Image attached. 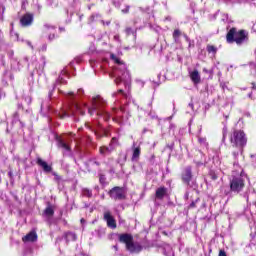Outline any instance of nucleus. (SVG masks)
<instances>
[{
    "mask_svg": "<svg viewBox=\"0 0 256 256\" xmlns=\"http://www.w3.org/2000/svg\"><path fill=\"white\" fill-rule=\"evenodd\" d=\"M110 58L116 64L113 72L112 77L115 78L116 83H124L125 85H129L131 83V74L127 70V65L121 61V58L117 57L115 54H111Z\"/></svg>",
    "mask_w": 256,
    "mask_h": 256,
    "instance_id": "obj_1",
    "label": "nucleus"
},
{
    "mask_svg": "<svg viewBox=\"0 0 256 256\" xmlns=\"http://www.w3.org/2000/svg\"><path fill=\"white\" fill-rule=\"evenodd\" d=\"M245 173L239 168L238 172H233L230 179V191L233 193H241L245 189Z\"/></svg>",
    "mask_w": 256,
    "mask_h": 256,
    "instance_id": "obj_2",
    "label": "nucleus"
},
{
    "mask_svg": "<svg viewBox=\"0 0 256 256\" xmlns=\"http://www.w3.org/2000/svg\"><path fill=\"white\" fill-rule=\"evenodd\" d=\"M226 41L227 43H237V45H241L247 41V32H245V30L232 28L226 35Z\"/></svg>",
    "mask_w": 256,
    "mask_h": 256,
    "instance_id": "obj_3",
    "label": "nucleus"
},
{
    "mask_svg": "<svg viewBox=\"0 0 256 256\" xmlns=\"http://www.w3.org/2000/svg\"><path fill=\"white\" fill-rule=\"evenodd\" d=\"M120 243H125L126 249L130 251V253H140L143 250V246L139 243L133 242V236L130 234H122L119 237Z\"/></svg>",
    "mask_w": 256,
    "mask_h": 256,
    "instance_id": "obj_4",
    "label": "nucleus"
},
{
    "mask_svg": "<svg viewBox=\"0 0 256 256\" xmlns=\"http://www.w3.org/2000/svg\"><path fill=\"white\" fill-rule=\"evenodd\" d=\"M231 143L234 144L235 147L243 149V147L247 145V136L245 135V132L241 130L234 131L231 136Z\"/></svg>",
    "mask_w": 256,
    "mask_h": 256,
    "instance_id": "obj_5",
    "label": "nucleus"
},
{
    "mask_svg": "<svg viewBox=\"0 0 256 256\" xmlns=\"http://www.w3.org/2000/svg\"><path fill=\"white\" fill-rule=\"evenodd\" d=\"M76 113H79L80 115H85V111L81 107V105L74 102L72 106L70 107V113L69 112H63V114H60V118L64 119V117H69L71 115H75Z\"/></svg>",
    "mask_w": 256,
    "mask_h": 256,
    "instance_id": "obj_6",
    "label": "nucleus"
},
{
    "mask_svg": "<svg viewBox=\"0 0 256 256\" xmlns=\"http://www.w3.org/2000/svg\"><path fill=\"white\" fill-rule=\"evenodd\" d=\"M105 105V100L101 98V96H96L92 99V107L88 108V112L90 115H93L94 111H99L101 107Z\"/></svg>",
    "mask_w": 256,
    "mask_h": 256,
    "instance_id": "obj_7",
    "label": "nucleus"
},
{
    "mask_svg": "<svg viewBox=\"0 0 256 256\" xmlns=\"http://www.w3.org/2000/svg\"><path fill=\"white\" fill-rule=\"evenodd\" d=\"M110 197L111 199L115 200L125 199V189L121 187H114L112 190H110Z\"/></svg>",
    "mask_w": 256,
    "mask_h": 256,
    "instance_id": "obj_8",
    "label": "nucleus"
},
{
    "mask_svg": "<svg viewBox=\"0 0 256 256\" xmlns=\"http://www.w3.org/2000/svg\"><path fill=\"white\" fill-rule=\"evenodd\" d=\"M117 147V138H112L109 147H100V154L101 155H110L112 151H115Z\"/></svg>",
    "mask_w": 256,
    "mask_h": 256,
    "instance_id": "obj_9",
    "label": "nucleus"
},
{
    "mask_svg": "<svg viewBox=\"0 0 256 256\" xmlns=\"http://www.w3.org/2000/svg\"><path fill=\"white\" fill-rule=\"evenodd\" d=\"M58 147L63 150L64 155H71V146L65 139H58Z\"/></svg>",
    "mask_w": 256,
    "mask_h": 256,
    "instance_id": "obj_10",
    "label": "nucleus"
},
{
    "mask_svg": "<svg viewBox=\"0 0 256 256\" xmlns=\"http://www.w3.org/2000/svg\"><path fill=\"white\" fill-rule=\"evenodd\" d=\"M104 219L110 229H117V223L115 222V218L111 215V212H104Z\"/></svg>",
    "mask_w": 256,
    "mask_h": 256,
    "instance_id": "obj_11",
    "label": "nucleus"
},
{
    "mask_svg": "<svg viewBox=\"0 0 256 256\" xmlns=\"http://www.w3.org/2000/svg\"><path fill=\"white\" fill-rule=\"evenodd\" d=\"M20 24L22 27H29L30 25L33 24V14H25L22 16L20 19Z\"/></svg>",
    "mask_w": 256,
    "mask_h": 256,
    "instance_id": "obj_12",
    "label": "nucleus"
},
{
    "mask_svg": "<svg viewBox=\"0 0 256 256\" xmlns=\"http://www.w3.org/2000/svg\"><path fill=\"white\" fill-rule=\"evenodd\" d=\"M189 77L194 85H199V83H201V75L198 70L190 71Z\"/></svg>",
    "mask_w": 256,
    "mask_h": 256,
    "instance_id": "obj_13",
    "label": "nucleus"
},
{
    "mask_svg": "<svg viewBox=\"0 0 256 256\" xmlns=\"http://www.w3.org/2000/svg\"><path fill=\"white\" fill-rule=\"evenodd\" d=\"M193 177V174L191 172V167H186L183 174H182V180L184 181V183H190L191 179Z\"/></svg>",
    "mask_w": 256,
    "mask_h": 256,
    "instance_id": "obj_14",
    "label": "nucleus"
},
{
    "mask_svg": "<svg viewBox=\"0 0 256 256\" xmlns=\"http://www.w3.org/2000/svg\"><path fill=\"white\" fill-rule=\"evenodd\" d=\"M22 241L24 243H33V242L37 241V233H35L33 231L28 233L26 236H24L22 238Z\"/></svg>",
    "mask_w": 256,
    "mask_h": 256,
    "instance_id": "obj_15",
    "label": "nucleus"
},
{
    "mask_svg": "<svg viewBox=\"0 0 256 256\" xmlns=\"http://www.w3.org/2000/svg\"><path fill=\"white\" fill-rule=\"evenodd\" d=\"M55 215V210L53 209V206H48L43 213V218L48 220L51 219Z\"/></svg>",
    "mask_w": 256,
    "mask_h": 256,
    "instance_id": "obj_16",
    "label": "nucleus"
},
{
    "mask_svg": "<svg viewBox=\"0 0 256 256\" xmlns=\"http://www.w3.org/2000/svg\"><path fill=\"white\" fill-rule=\"evenodd\" d=\"M10 35H11V37H14L16 39V41H21L22 43H26V45H28V47H31V49H33V44H31V41L19 39V34L17 32H14L13 30H11Z\"/></svg>",
    "mask_w": 256,
    "mask_h": 256,
    "instance_id": "obj_17",
    "label": "nucleus"
},
{
    "mask_svg": "<svg viewBox=\"0 0 256 256\" xmlns=\"http://www.w3.org/2000/svg\"><path fill=\"white\" fill-rule=\"evenodd\" d=\"M121 115H123V110L113 109L111 117L116 123H121Z\"/></svg>",
    "mask_w": 256,
    "mask_h": 256,
    "instance_id": "obj_18",
    "label": "nucleus"
},
{
    "mask_svg": "<svg viewBox=\"0 0 256 256\" xmlns=\"http://www.w3.org/2000/svg\"><path fill=\"white\" fill-rule=\"evenodd\" d=\"M37 164L42 167L43 171H45V173H51V166H49V164H47V162L43 161L41 158L37 159Z\"/></svg>",
    "mask_w": 256,
    "mask_h": 256,
    "instance_id": "obj_19",
    "label": "nucleus"
},
{
    "mask_svg": "<svg viewBox=\"0 0 256 256\" xmlns=\"http://www.w3.org/2000/svg\"><path fill=\"white\" fill-rule=\"evenodd\" d=\"M167 195V188L160 187L156 190V199H163Z\"/></svg>",
    "mask_w": 256,
    "mask_h": 256,
    "instance_id": "obj_20",
    "label": "nucleus"
},
{
    "mask_svg": "<svg viewBox=\"0 0 256 256\" xmlns=\"http://www.w3.org/2000/svg\"><path fill=\"white\" fill-rule=\"evenodd\" d=\"M132 151V161H139V155H141V147H134Z\"/></svg>",
    "mask_w": 256,
    "mask_h": 256,
    "instance_id": "obj_21",
    "label": "nucleus"
},
{
    "mask_svg": "<svg viewBox=\"0 0 256 256\" xmlns=\"http://www.w3.org/2000/svg\"><path fill=\"white\" fill-rule=\"evenodd\" d=\"M77 240V235L73 232H68L66 234V241H76Z\"/></svg>",
    "mask_w": 256,
    "mask_h": 256,
    "instance_id": "obj_22",
    "label": "nucleus"
},
{
    "mask_svg": "<svg viewBox=\"0 0 256 256\" xmlns=\"http://www.w3.org/2000/svg\"><path fill=\"white\" fill-rule=\"evenodd\" d=\"M97 114L103 116V119H105V121H109V119H111V114H109L108 112L98 111Z\"/></svg>",
    "mask_w": 256,
    "mask_h": 256,
    "instance_id": "obj_23",
    "label": "nucleus"
},
{
    "mask_svg": "<svg viewBox=\"0 0 256 256\" xmlns=\"http://www.w3.org/2000/svg\"><path fill=\"white\" fill-rule=\"evenodd\" d=\"M198 142L200 143V145H202L203 147H207V139L206 138H198Z\"/></svg>",
    "mask_w": 256,
    "mask_h": 256,
    "instance_id": "obj_24",
    "label": "nucleus"
},
{
    "mask_svg": "<svg viewBox=\"0 0 256 256\" xmlns=\"http://www.w3.org/2000/svg\"><path fill=\"white\" fill-rule=\"evenodd\" d=\"M207 51L208 53H217V48L215 46H208Z\"/></svg>",
    "mask_w": 256,
    "mask_h": 256,
    "instance_id": "obj_25",
    "label": "nucleus"
},
{
    "mask_svg": "<svg viewBox=\"0 0 256 256\" xmlns=\"http://www.w3.org/2000/svg\"><path fill=\"white\" fill-rule=\"evenodd\" d=\"M180 36H181V31H179L178 29L174 30V33H173L174 39H179Z\"/></svg>",
    "mask_w": 256,
    "mask_h": 256,
    "instance_id": "obj_26",
    "label": "nucleus"
},
{
    "mask_svg": "<svg viewBox=\"0 0 256 256\" xmlns=\"http://www.w3.org/2000/svg\"><path fill=\"white\" fill-rule=\"evenodd\" d=\"M65 77H66L65 72H63V73L59 76L58 82H59V83H65Z\"/></svg>",
    "mask_w": 256,
    "mask_h": 256,
    "instance_id": "obj_27",
    "label": "nucleus"
},
{
    "mask_svg": "<svg viewBox=\"0 0 256 256\" xmlns=\"http://www.w3.org/2000/svg\"><path fill=\"white\" fill-rule=\"evenodd\" d=\"M3 13H5V8L0 7V21H3Z\"/></svg>",
    "mask_w": 256,
    "mask_h": 256,
    "instance_id": "obj_28",
    "label": "nucleus"
},
{
    "mask_svg": "<svg viewBox=\"0 0 256 256\" xmlns=\"http://www.w3.org/2000/svg\"><path fill=\"white\" fill-rule=\"evenodd\" d=\"M126 33H127V35H131L134 33V31L131 28H126Z\"/></svg>",
    "mask_w": 256,
    "mask_h": 256,
    "instance_id": "obj_29",
    "label": "nucleus"
},
{
    "mask_svg": "<svg viewBox=\"0 0 256 256\" xmlns=\"http://www.w3.org/2000/svg\"><path fill=\"white\" fill-rule=\"evenodd\" d=\"M218 256H227V253H225V250H220Z\"/></svg>",
    "mask_w": 256,
    "mask_h": 256,
    "instance_id": "obj_30",
    "label": "nucleus"
},
{
    "mask_svg": "<svg viewBox=\"0 0 256 256\" xmlns=\"http://www.w3.org/2000/svg\"><path fill=\"white\" fill-rule=\"evenodd\" d=\"M122 13H129V6H126L125 9H122Z\"/></svg>",
    "mask_w": 256,
    "mask_h": 256,
    "instance_id": "obj_31",
    "label": "nucleus"
},
{
    "mask_svg": "<svg viewBox=\"0 0 256 256\" xmlns=\"http://www.w3.org/2000/svg\"><path fill=\"white\" fill-rule=\"evenodd\" d=\"M85 195H87V197H91V195H92V194H91V191L86 190V191H85Z\"/></svg>",
    "mask_w": 256,
    "mask_h": 256,
    "instance_id": "obj_32",
    "label": "nucleus"
},
{
    "mask_svg": "<svg viewBox=\"0 0 256 256\" xmlns=\"http://www.w3.org/2000/svg\"><path fill=\"white\" fill-rule=\"evenodd\" d=\"M48 39H49L50 41H53V39H55V34L50 35V36L48 37Z\"/></svg>",
    "mask_w": 256,
    "mask_h": 256,
    "instance_id": "obj_33",
    "label": "nucleus"
},
{
    "mask_svg": "<svg viewBox=\"0 0 256 256\" xmlns=\"http://www.w3.org/2000/svg\"><path fill=\"white\" fill-rule=\"evenodd\" d=\"M203 73H211V71L208 70L207 68H203Z\"/></svg>",
    "mask_w": 256,
    "mask_h": 256,
    "instance_id": "obj_34",
    "label": "nucleus"
},
{
    "mask_svg": "<svg viewBox=\"0 0 256 256\" xmlns=\"http://www.w3.org/2000/svg\"><path fill=\"white\" fill-rule=\"evenodd\" d=\"M90 165H99V163L95 162V161H90L89 162Z\"/></svg>",
    "mask_w": 256,
    "mask_h": 256,
    "instance_id": "obj_35",
    "label": "nucleus"
},
{
    "mask_svg": "<svg viewBox=\"0 0 256 256\" xmlns=\"http://www.w3.org/2000/svg\"><path fill=\"white\" fill-rule=\"evenodd\" d=\"M8 55H9V57H13V51L10 50V51L8 52Z\"/></svg>",
    "mask_w": 256,
    "mask_h": 256,
    "instance_id": "obj_36",
    "label": "nucleus"
},
{
    "mask_svg": "<svg viewBox=\"0 0 256 256\" xmlns=\"http://www.w3.org/2000/svg\"><path fill=\"white\" fill-rule=\"evenodd\" d=\"M190 207H195V203L192 202V203L190 204Z\"/></svg>",
    "mask_w": 256,
    "mask_h": 256,
    "instance_id": "obj_37",
    "label": "nucleus"
},
{
    "mask_svg": "<svg viewBox=\"0 0 256 256\" xmlns=\"http://www.w3.org/2000/svg\"><path fill=\"white\" fill-rule=\"evenodd\" d=\"M44 27H45L46 29H49V25H48V24L44 25Z\"/></svg>",
    "mask_w": 256,
    "mask_h": 256,
    "instance_id": "obj_38",
    "label": "nucleus"
},
{
    "mask_svg": "<svg viewBox=\"0 0 256 256\" xmlns=\"http://www.w3.org/2000/svg\"><path fill=\"white\" fill-rule=\"evenodd\" d=\"M100 183H103V177H100Z\"/></svg>",
    "mask_w": 256,
    "mask_h": 256,
    "instance_id": "obj_39",
    "label": "nucleus"
},
{
    "mask_svg": "<svg viewBox=\"0 0 256 256\" xmlns=\"http://www.w3.org/2000/svg\"><path fill=\"white\" fill-rule=\"evenodd\" d=\"M81 223H82V224L85 223V219L82 218V219H81Z\"/></svg>",
    "mask_w": 256,
    "mask_h": 256,
    "instance_id": "obj_40",
    "label": "nucleus"
},
{
    "mask_svg": "<svg viewBox=\"0 0 256 256\" xmlns=\"http://www.w3.org/2000/svg\"><path fill=\"white\" fill-rule=\"evenodd\" d=\"M8 175H9V177H11V175H13V173H12V172H9Z\"/></svg>",
    "mask_w": 256,
    "mask_h": 256,
    "instance_id": "obj_41",
    "label": "nucleus"
},
{
    "mask_svg": "<svg viewBox=\"0 0 256 256\" xmlns=\"http://www.w3.org/2000/svg\"><path fill=\"white\" fill-rule=\"evenodd\" d=\"M119 93H123V90H119Z\"/></svg>",
    "mask_w": 256,
    "mask_h": 256,
    "instance_id": "obj_42",
    "label": "nucleus"
},
{
    "mask_svg": "<svg viewBox=\"0 0 256 256\" xmlns=\"http://www.w3.org/2000/svg\"><path fill=\"white\" fill-rule=\"evenodd\" d=\"M189 107H193V104H189Z\"/></svg>",
    "mask_w": 256,
    "mask_h": 256,
    "instance_id": "obj_43",
    "label": "nucleus"
},
{
    "mask_svg": "<svg viewBox=\"0 0 256 256\" xmlns=\"http://www.w3.org/2000/svg\"><path fill=\"white\" fill-rule=\"evenodd\" d=\"M115 248V250L117 251V246H113Z\"/></svg>",
    "mask_w": 256,
    "mask_h": 256,
    "instance_id": "obj_44",
    "label": "nucleus"
},
{
    "mask_svg": "<svg viewBox=\"0 0 256 256\" xmlns=\"http://www.w3.org/2000/svg\"><path fill=\"white\" fill-rule=\"evenodd\" d=\"M69 95H73V92H70Z\"/></svg>",
    "mask_w": 256,
    "mask_h": 256,
    "instance_id": "obj_45",
    "label": "nucleus"
}]
</instances>
